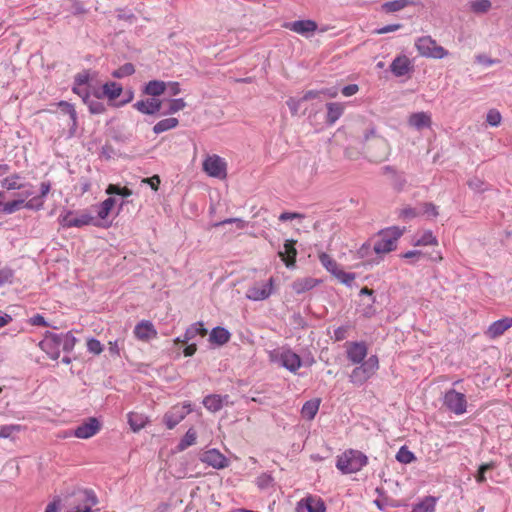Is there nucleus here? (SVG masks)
Listing matches in <instances>:
<instances>
[{
    "label": "nucleus",
    "mask_w": 512,
    "mask_h": 512,
    "mask_svg": "<svg viewBox=\"0 0 512 512\" xmlns=\"http://www.w3.org/2000/svg\"><path fill=\"white\" fill-rule=\"evenodd\" d=\"M186 102L183 98H175L169 100V106L166 111L163 112V115H172L177 113L180 110H183L186 107Z\"/></svg>",
    "instance_id": "obj_47"
},
{
    "label": "nucleus",
    "mask_w": 512,
    "mask_h": 512,
    "mask_svg": "<svg viewBox=\"0 0 512 512\" xmlns=\"http://www.w3.org/2000/svg\"><path fill=\"white\" fill-rule=\"evenodd\" d=\"M316 286V280L312 278L298 279L293 282L292 289L297 294H302Z\"/></svg>",
    "instance_id": "obj_39"
},
{
    "label": "nucleus",
    "mask_w": 512,
    "mask_h": 512,
    "mask_svg": "<svg viewBox=\"0 0 512 512\" xmlns=\"http://www.w3.org/2000/svg\"><path fill=\"white\" fill-rule=\"evenodd\" d=\"M411 4H412V1H410V0H392V1L385 2L382 5V10L385 11L386 13H393V12H397V11H400V10L406 8L407 6H409Z\"/></svg>",
    "instance_id": "obj_40"
},
{
    "label": "nucleus",
    "mask_w": 512,
    "mask_h": 512,
    "mask_svg": "<svg viewBox=\"0 0 512 512\" xmlns=\"http://www.w3.org/2000/svg\"><path fill=\"white\" fill-rule=\"evenodd\" d=\"M200 459L202 462L216 469H222L228 465L226 457L216 449L205 451Z\"/></svg>",
    "instance_id": "obj_16"
},
{
    "label": "nucleus",
    "mask_w": 512,
    "mask_h": 512,
    "mask_svg": "<svg viewBox=\"0 0 512 512\" xmlns=\"http://www.w3.org/2000/svg\"><path fill=\"white\" fill-rule=\"evenodd\" d=\"M379 368V360L376 355L360 363V366L353 369L350 374V382L355 385H362L370 379Z\"/></svg>",
    "instance_id": "obj_4"
},
{
    "label": "nucleus",
    "mask_w": 512,
    "mask_h": 512,
    "mask_svg": "<svg viewBox=\"0 0 512 512\" xmlns=\"http://www.w3.org/2000/svg\"><path fill=\"white\" fill-rule=\"evenodd\" d=\"M282 27L308 38L317 30L318 25L314 20L304 19L285 22Z\"/></svg>",
    "instance_id": "obj_10"
},
{
    "label": "nucleus",
    "mask_w": 512,
    "mask_h": 512,
    "mask_svg": "<svg viewBox=\"0 0 512 512\" xmlns=\"http://www.w3.org/2000/svg\"><path fill=\"white\" fill-rule=\"evenodd\" d=\"M273 279L270 278L266 283L255 284L247 290V298L253 301L267 299L272 293Z\"/></svg>",
    "instance_id": "obj_12"
},
{
    "label": "nucleus",
    "mask_w": 512,
    "mask_h": 512,
    "mask_svg": "<svg viewBox=\"0 0 512 512\" xmlns=\"http://www.w3.org/2000/svg\"><path fill=\"white\" fill-rule=\"evenodd\" d=\"M320 262L328 271L332 272L334 275L336 274L337 270H339L337 263L325 253L320 255Z\"/></svg>",
    "instance_id": "obj_54"
},
{
    "label": "nucleus",
    "mask_w": 512,
    "mask_h": 512,
    "mask_svg": "<svg viewBox=\"0 0 512 512\" xmlns=\"http://www.w3.org/2000/svg\"><path fill=\"white\" fill-rule=\"evenodd\" d=\"M347 358L353 364H360L367 356V346L364 342H351L347 347Z\"/></svg>",
    "instance_id": "obj_15"
},
{
    "label": "nucleus",
    "mask_w": 512,
    "mask_h": 512,
    "mask_svg": "<svg viewBox=\"0 0 512 512\" xmlns=\"http://www.w3.org/2000/svg\"><path fill=\"white\" fill-rule=\"evenodd\" d=\"M402 234L403 230L399 229L398 226H388L380 230L374 242V251L377 254L393 251Z\"/></svg>",
    "instance_id": "obj_3"
},
{
    "label": "nucleus",
    "mask_w": 512,
    "mask_h": 512,
    "mask_svg": "<svg viewBox=\"0 0 512 512\" xmlns=\"http://www.w3.org/2000/svg\"><path fill=\"white\" fill-rule=\"evenodd\" d=\"M437 498L426 496L421 502L415 504L411 512H432L435 509Z\"/></svg>",
    "instance_id": "obj_36"
},
{
    "label": "nucleus",
    "mask_w": 512,
    "mask_h": 512,
    "mask_svg": "<svg viewBox=\"0 0 512 512\" xmlns=\"http://www.w3.org/2000/svg\"><path fill=\"white\" fill-rule=\"evenodd\" d=\"M306 508L308 512H325L326 507L322 500L313 499L311 497L306 499Z\"/></svg>",
    "instance_id": "obj_49"
},
{
    "label": "nucleus",
    "mask_w": 512,
    "mask_h": 512,
    "mask_svg": "<svg viewBox=\"0 0 512 512\" xmlns=\"http://www.w3.org/2000/svg\"><path fill=\"white\" fill-rule=\"evenodd\" d=\"M495 467L494 463L493 462H490V463H485V464H482L480 465L479 469H478V473L476 475V481L478 483H483L486 481V477H485V473L488 471V470H491Z\"/></svg>",
    "instance_id": "obj_60"
},
{
    "label": "nucleus",
    "mask_w": 512,
    "mask_h": 512,
    "mask_svg": "<svg viewBox=\"0 0 512 512\" xmlns=\"http://www.w3.org/2000/svg\"><path fill=\"white\" fill-rule=\"evenodd\" d=\"M192 411L190 403H184L183 405H175L164 415V423L168 429H173L178 423H180L186 415Z\"/></svg>",
    "instance_id": "obj_9"
},
{
    "label": "nucleus",
    "mask_w": 512,
    "mask_h": 512,
    "mask_svg": "<svg viewBox=\"0 0 512 512\" xmlns=\"http://www.w3.org/2000/svg\"><path fill=\"white\" fill-rule=\"evenodd\" d=\"M444 405L451 412L461 415L466 412L467 401L463 393L457 392L454 389H450L445 393Z\"/></svg>",
    "instance_id": "obj_6"
},
{
    "label": "nucleus",
    "mask_w": 512,
    "mask_h": 512,
    "mask_svg": "<svg viewBox=\"0 0 512 512\" xmlns=\"http://www.w3.org/2000/svg\"><path fill=\"white\" fill-rule=\"evenodd\" d=\"M399 216L404 221L405 220H413L417 216H420L419 208H418V206L414 207V208H412V207L403 208L400 210Z\"/></svg>",
    "instance_id": "obj_57"
},
{
    "label": "nucleus",
    "mask_w": 512,
    "mask_h": 512,
    "mask_svg": "<svg viewBox=\"0 0 512 512\" xmlns=\"http://www.w3.org/2000/svg\"><path fill=\"white\" fill-rule=\"evenodd\" d=\"M303 102V100L300 99H296V98H293V97H290L287 101H286V104L291 112V114L293 116L297 115L298 114V110H299V107L301 105V103Z\"/></svg>",
    "instance_id": "obj_63"
},
{
    "label": "nucleus",
    "mask_w": 512,
    "mask_h": 512,
    "mask_svg": "<svg viewBox=\"0 0 512 512\" xmlns=\"http://www.w3.org/2000/svg\"><path fill=\"white\" fill-rule=\"evenodd\" d=\"M87 349L90 353L95 355H99L103 351V345L101 342L95 338H90L87 341Z\"/></svg>",
    "instance_id": "obj_61"
},
{
    "label": "nucleus",
    "mask_w": 512,
    "mask_h": 512,
    "mask_svg": "<svg viewBox=\"0 0 512 512\" xmlns=\"http://www.w3.org/2000/svg\"><path fill=\"white\" fill-rule=\"evenodd\" d=\"M133 107L142 114L154 115L160 111L162 107V101L158 98H147L145 100L137 101L133 104Z\"/></svg>",
    "instance_id": "obj_18"
},
{
    "label": "nucleus",
    "mask_w": 512,
    "mask_h": 512,
    "mask_svg": "<svg viewBox=\"0 0 512 512\" xmlns=\"http://www.w3.org/2000/svg\"><path fill=\"white\" fill-rule=\"evenodd\" d=\"M263 215V221L266 222H274V221H292L297 219L298 221H302L305 218L304 214L296 213V212H283L280 215H274L268 212V210L264 209L261 212Z\"/></svg>",
    "instance_id": "obj_23"
},
{
    "label": "nucleus",
    "mask_w": 512,
    "mask_h": 512,
    "mask_svg": "<svg viewBox=\"0 0 512 512\" xmlns=\"http://www.w3.org/2000/svg\"><path fill=\"white\" fill-rule=\"evenodd\" d=\"M336 278L343 284L347 286H351L352 282L355 280V274L350 272H345L343 270H337L335 274Z\"/></svg>",
    "instance_id": "obj_58"
},
{
    "label": "nucleus",
    "mask_w": 512,
    "mask_h": 512,
    "mask_svg": "<svg viewBox=\"0 0 512 512\" xmlns=\"http://www.w3.org/2000/svg\"><path fill=\"white\" fill-rule=\"evenodd\" d=\"M296 240L288 239L284 243V250L278 252L279 257L284 261L287 268L295 266L297 250L295 248Z\"/></svg>",
    "instance_id": "obj_19"
},
{
    "label": "nucleus",
    "mask_w": 512,
    "mask_h": 512,
    "mask_svg": "<svg viewBox=\"0 0 512 512\" xmlns=\"http://www.w3.org/2000/svg\"><path fill=\"white\" fill-rule=\"evenodd\" d=\"M396 459L400 463L409 464L413 462L416 457L406 446H402L396 454Z\"/></svg>",
    "instance_id": "obj_48"
},
{
    "label": "nucleus",
    "mask_w": 512,
    "mask_h": 512,
    "mask_svg": "<svg viewBox=\"0 0 512 512\" xmlns=\"http://www.w3.org/2000/svg\"><path fill=\"white\" fill-rule=\"evenodd\" d=\"M100 428L101 424L99 420L95 417H90L74 430V436L79 439H88L97 434Z\"/></svg>",
    "instance_id": "obj_11"
},
{
    "label": "nucleus",
    "mask_w": 512,
    "mask_h": 512,
    "mask_svg": "<svg viewBox=\"0 0 512 512\" xmlns=\"http://www.w3.org/2000/svg\"><path fill=\"white\" fill-rule=\"evenodd\" d=\"M72 92L77 94L79 97H81L82 101L85 104H87L89 102V100L91 99L90 92L86 88L72 87Z\"/></svg>",
    "instance_id": "obj_64"
},
{
    "label": "nucleus",
    "mask_w": 512,
    "mask_h": 512,
    "mask_svg": "<svg viewBox=\"0 0 512 512\" xmlns=\"http://www.w3.org/2000/svg\"><path fill=\"white\" fill-rule=\"evenodd\" d=\"M280 360L282 365L293 373H295L302 365L300 356L291 350L282 352Z\"/></svg>",
    "instance_id": "obj_22"
},
{
    "label": "nucleus",
    "mask_w": 512,
    "mask_h": 512,
    "mask_svg": "<svg viewBox=\"0 0 512 512\" xmlns=\"http://www.w3.org/2000/svg\"><path fill=\"white\" fill-rule=\"evenodd\" d=\"M415 47L418 53L426 58L442 59L449 52L444 47L437 44L431 36H422L415 41Z\"/></svg>",
    "instance_id": "obj_5"
},
{
    "label": "nucleus",
    "mask_w": 512,
    "mask_h": 512,
    "mask_svg": "<svg viewBox=\"0 0 512 512\" xmlns=\"http://www.w3.org/2000/svg\"><path fill=\"white\" fill-rule=\"evenodd\" d=\"M135 73V67L132 63H125L118 69L112 72V76L117 79H121L127 76H131Z\"/></svg>",
    "instance_id": "obj_46"
},
{
    "label": "nucleus",
    "mask_w": 512,
    "mask_h": 512,
    "mask_svg": "<svg viewBox=\"0 0 512 512\" xmlns=\"http://www.w3.org/2000/svg\"><path fill=\"white\" fill-rule=\"evenodd\" d=\"M59 335L50 331L44 333V339L39 342V347L44 351L52 360H57L60 357L61 341Z\"/></svg>",
    "instance_id": "obj_8"
},
{
    "label": "nucleus",
    "mask_w": 512,
    "mask_h": 512,
    "mask_svg": "<svg viewBox=\"0 0 512 512\" xmlns=\"http://www.w3.org/2000/svg\"><path fill=\"white\" fill-rule=\"evenodd\" d=\"M408 123L417 130L429 128L431 126V117L425 112H416L410 115Z\"/></svg>",
    "instance_id": "obj_30"
},
{
    "label": "nucleus",
    "mask_w": 512,
    "mask_h": 512,
    "mask_svg": "<svg viewBox=\"0 0 512 512\" xmlns=\"http://www.w3.org/2000/svg\"><path fill=\"white\" fill-rule=\"evenodd\" d=\"M24 205V198L15 199L7 203H3L1 205L0 211L4 214H12L21 208H23Z\"/></svg>",
    "instance_id": "obj_44"
},
{
    "label": "nucleus",
    "mask_w": 512,
    "mask_h": 512,
    "mask_svg": "<svg viewBox=\"0 0 512 512\" xmlns=\"http://www.w3.org/2000/svg\"><path fill=\"white\" fill-rule=\"evenodd\" d=\"M370 140L374 141L373 146L375 147V149H373L371 145L366 147L367 153L370 155L371 160L374 162H382L387 160L391 154L390 144L384 137L377 134L376 127L373 125L366 129L363 133L362 142L365 144Z\"/></svg>",
    "instance_id": "obj_1"
},
{
    "label": "nucleus",
    "mask_w": 512,
    "mask_h": 512,
    "mask_svg": "<svg viewBox=\"0 0 512 512\" xmlns=\"http://www.w3.org/2000/svg\"><path fill=\"white\" fill-rule=\"evenodd\" d=\"M116 204L117 199L115 197H108L101 203L92 206V211L97 215L98 218L105 219Z\"/></svg>",
    "instance_id": "obj_27"
},
{
    "label": "nucleus",
    "mask_w": 512,
    "mask_h": 512,
    "mask_svg": "<svg viewBox=\"0 0 512 512\" xmlns=\"http://www.w3.org/2000/svg\"><path fill=\"white\" fill-rule=\"evenodd\" d=\"M319 405V399L305 402L301 410L302 416L308 420H312L319 410Z\"/></svg>",
    "instance_id": "obj_37"
},
{
    "label": "nucleus",
    "mask_w": 512,
    "mask_h": 512,
    "mask_svg": "<svg viewBox=\"0 0 512 512\" xmlns=\"http://www.w3.org/2000/svg\"><path fill=\"white\" fill-rule=\"evenodd\" d=\"M58 335L60 338L59 340L61 341V347H62L63 351L71 352L75 347L77 339L73 336V334L71 332H67L65 334H58Z\"/></svg>",
    "instance_id": "obj_43"
},
{
    "label": "nucleus",
    "mask_w": 512,
    "mask_h": 512,
    "mask_svg": "<svg viewBox=\"0 0 512 512\" xmlns=\"http://www.w3.org/2000/svg\"><path fill=\"white\" fill-rule=\"evenodd\" d=\"M134 335L141 341H149L157 336V331L150 321L143 320L135 326Z\"/></svg>",
    "instance_id": "obj_20"
},
{
    "label": "nucleus",
    "mask_w": 512,
    "mask_h": 512,
    "mask_svg": "<svg viewBox=\"0 0 512 512\" xmlns=\"http://www.w3.org/2000/svg\"><path fill=\"white\" fill-rule=\"evenodd\" d=\"M419 215H426L427 221H432L437 215V207L433 203H423L418 206Z\"/></svg>",
    "instance_id": "obj_45"
},
{
    "label": "nucleus",
    "mask_w": 512,
    "mask_h": 512,
    "mask_svg": "<svg viewBox=\"0 0 512 512\" xmlns=\"http://www.w3.org/2000/svg\"><path fill=\"white\" fill-rule=\"evenodd\" d=\"M231 334L224 327H215L211 330L209 341L217 345H224L230 340Z\"/></svg>",
    "instance_id": "obj_32"
},
{
    "label": "nucleus",
    "mask_w": 512,
    "mask_h": 512,
    "mask_svg": "<svg viewBox=\"0 0 512 512\" xmlns=\"http://www.w3.org/2000/svg\"><path fill=\"white\" fill-rule=\"evenodd\" d=\"M147 421V416L142 413L130 412L128 414V423L134 432H138L144 428Z\"/></svg>",
    "instance_id": "obj_34"
},
{
    "label": "nucleus",
    "mask_w": 512,
    "mask_h": 512,
    "mask_svg": "<svg viewBox=\"0 0 512 512\" xmlns=\"http://www.w3.org/2000/svg\"><path fill=\"white\" fill-rule=\"evenodd\" d=\"M226 162L218 155L208 156L203 162V170L211 177L224 179L227 176Z\"/></svg>",
    "instance_id": "obj_7"
},
{
    "label": "nucleus",
    "mask_w": 512,
    "mask_h": 512,
    "mask_svg": "<svg viewBox=\"0 0 512 512\" xmlns=\"http://www.w3.org/2000/svg\"><path fill=\"white\" fill-rule=\"evenodd\" d=\"M391 180L393 188L398 192L404 189L407 182L404 174L399 172L394 173V175L391 177Z\"/></svg>",
    "instance_id": "obj_55"
},
{
    "label": "nucleus",
    "mask_w": 512,
    "mask_h": 512,
    "mask_svg": "<svg viewBox=\"0 0 512 512\" xmlns=\"http://www.w3.org/2000/svg\"><path fill=\"white\" fill-rule=\"evenodd\" d=\"M468 5L470 11L477 15L487 13L492 7L490 0H472Z\"/></svg>",
    "instance_id": "obj_38"
},
{
    "label": "nucleus",
    "mask_w": 512,
    "mask_h": 512,
    "mask_svg": "<svg viewBox=\"0 0 512 512\" xmlns=\"http://www.w3.org/2000/svg\"><path fill=\"white\" fill-rule=\"evenodd\" d=\"M90 78V70H83L82 72L77 73L74 76V82L72 87H81L83 85H87L89 84Z\"/></svg>",
    "instance_id": "obj_52"
},
{
    "label": "nucleus",
    "mask_w": 512,
    "mask_h": 512,
    "mask_svg": "<svg viewBox=\"0 0 512 512\" xmlns=\"http://www.w3.org/2000/svg\"><path fill=\"white\" fill-rule=\"evenodd\" d=\"M400 257L403 259L410 260V263H416L423 258H427V259H429L431 261H435V262L442 260V256L440 255L439 252L427 253V252H424L423 250H418V249L410 250L405 253H402L400 255Z\"/></svg>",
    "instance_id": "obj_21"
},
{
    "label": "nucleus",
    "mask_w": 512,
    "mask_h": 512,
    "mask_svg": "<svg viewBox=\"0 0 512 512\" xmlns=\"http://www.w3.org/2000/svg\"><path fill=\"white\" fill-rule=\"evenodd\" d=\"M469 188L477 193H483L488 189L486 183L478 177H473L467 182Z\"/></svg>",
    "instance_id": "obj_53"
},
{
    "label": "nucleus",
    "mask_w": 512,
    "mask_h": 512,
    "mask_svg": "<svg viewBox=\"0 0 512 512\" xmlns=\"http://www.w3.org/2000/svg\"><path fill=\"white\" fill-rule=\"evenodd\" d=\"M44 202L45 201L43 199H41L39 196L36 195V196L32 197L31 199H29L28 201L24 200L23 208H26L29 210H34V211H39L44 207Z\"/></svg>",
    "instance_id": "obj_51"
},
{
    "label": "nucleus",
    "mask_w": 512,
    "mask_h": 512,
    "mask_svg": "<svg viewBox=\"0 0 512 512\" xmlns=\"http://www.w3.org/2000/svg\"><path fill=\"white\" fill-rule=\"evenodd\" d=\"M390 71L396 77H403L413 71V66L406 55H399L390 64Z\"/></svg>",
    "instance_id": "obj_17"
},
{
    "label": "nucleus",
    "mask_w": 512,
    "mask_h": 512,
    "mask_svg": "<svg viewBox=\"0 0 512 512\" xmlns=\"http://www.w3.org/2000/svg\"><path fill=\"white\" fill-rule=\"evenodd\" d=\"M123 92L120 83L109 81L103 84L102 91H95L94 96L97 99L107 98L109 101L116 100Z\"/></svg>",
    "instance_id": "obj_14"
},
{
    "label": "nucleus",
    "mask_w": 512,
    "mask_h": 512,
    "mask_svg": "<svg viewBox=\"0 0 512 512\" xmlns=\"http://www.w3.org/2000/svg\"><path fill=\"white\" fill-rule=\"evenodd\" d=\"M15 280V271L8 266L0 267V288L12 285Z\"/></svg>",
    "instance_id": "obj_41"
},
{
    "label": "nucleus",
    "mask_w": 512,
    "mask_h": 512,
    "mask_svg": "<svg viewBox=\"0 0 512 512\" xmlns=\"http://www.w3.org/2000/svg\"><path fill=\"white\" fill-rule=\"evenodd\" d=\"M413 246H438L436 236L430 230L424 231L422 234H416L411 239Z\"/></svg>",
    "instance_id": "obj_29"
},
{
    "label": "nucleus",
    "mask_w": 512,
    "mask_h": 512,
    "mask_svg": "<svg viewBox=\"0 0 512 512\" xmlns=\"http://www.w3.org/2000/svg\"><path fill=\"white\" fill-rule=\"evenodd\" d=\"M207 334V329L204 328L202 322H197L188 327L183 336V342H188L194 339L196 336L204 337Z\"/></svg>",
    "instance_id": "obj_33"
},
{
    "label": "nucleus",
    "mask_w": 512,
    "mask_h": 512,
    "mask_svg": "<svg viewBox=\"0 0 512 512\" xmlns=\"http://www.w3.org/2000/svg\"><path fill=\"white\" fill-rule=\"evenodd\" d=\"M326 108V124L331 126L343 115L344 105L339 102H330L326 104Z\"/></svg>",
    "instance_id": "obj_28"
},
{
    "label": "nucleus",
    "mask_w": 512,
    "mask_h": 512,
    "mask_svg": "<svg viewBox=\"0 0 512 512\" xmlns=\"http://www.w3.org/2000/svg\"><path fill=\"white\" fill-rule=\"evenodd\" d=\"M501 119V114L496 109L489 110L486 116L487 123L492 127H497L500 124Z\"/></svg>",
    "instance_id": "obj_59"
},
{
    "label": "nucleus",
    "mask_w": 512,
    "mask_h": 512,
    "mask_svg": "<svg viewBox=\"0 0 512 512\" xmlns=\"http://www.w3.org/2000/svg\"><path fill=\"white\" fill-rule=\"evenodd\" d=\"M21 175L18 173L11 174L10 176L5 177L0 183L3 189L8 191L11 190H21L27 186H31L29 183H20Z\"/></svg>",
    "instance_id": "obj_31"
},
{
    "label": "nucleus",
    "mask_w": 512,
    "mask_h": 512,
    "mask_svg": "<svg viewBox=\"0 0 512 512\" xmlns=\"http://www.w3.org/2000/svg\"><path fill=\"white\" fill-rule=\"evenodd\" d=\"M57 107L61 110L63 114H66L69 116L70 123H69V130H68V136L73 137L75 136L78 128V116L77 112L75 110V107L73 104L61 100L57 103Z\"/></svg>",
    "instance_id": "obj_13"
},
{
    "label": "nucleus",
    "mask_w": 512,
    "mask_h": 512,
    "mask_svg": "<svg viewBox=\"0 0 512 512\" xmlns=\"http://www.w3.org/2000/svg\"><path fill=\"white\" fill-rule=\"evenodd\" d=\"M167 89V83L162 80H151L145 84L142 93L151 97L161 96Z\"/></svg>",
    "instance_id": "obj_26"
},
{
    "label": "nucleus",
    "mask_w": 512,
    "mask_h": 512,
    "mask_svg": "<svg viewBox=\"0 0 512 512\" xmlns=\"http://www.w3.org/2000/svg\"><path fill=\"white\" fill-rule=\"evenodd\" d=\"M21 430V425L19 424H9V425H1L0 426V439L11 438L14 433H17Z\"/></svg>",
    "instance_id": "obj_50"
},
{
    "label": "nucleus",
    "mask_w": 512,
    "mask_h": 512,
    "mask_svg": "<svg viewBox=\"0 0 512 512\" xmlns=\"http://www.w3.org/2000/svg\"><path fill=\"white\" fill-rule=\"evenodd\" d=\"M228 398V395L221 396L217 394H211L203 399V405L207 410L215 413L221 410L224 404L228 403Z\"/></svg>",
    "instance_id": "obj_24"
},
{
    "label": "nucleus",
    "mask_w": 512,
    "mask_h": 512,
    "mask_svg": "<svg viewBox=\"0 0 512 512\" xmlns=\"http://www.w3.org/2000/svg\"><path fill=\"white\" fill-rule=\"evenodd\" d=\"M178 125H179V121L177 118H174V117L165 118V119L160 120L153 126V132L158 135L165 131L174 129Z\"/></svg>",
    "instance_id": "obj_35"
},
{
    "label": "nucleus",
    "mask_w": 512,
    "mask_h": 512,
    "mask_svg": "<svg viewBox=\"0 0 512 512\" xmlns=\"http://www.w3.org/2000/svg\"><path fill=\"white\" fill-rule=\"evenodd\" d=\"M257 486L261 489L268 488L273 483V478L266 473L261 474L256 480Z\"/></svg>",
    "instance_id": "obj_62"
},
{
    "label": "nucleus",
    "mask_w": 512,
    "mask_h": 512,
    "mask_svg": "<svg viewBox=\"0 0 512 512\" xmlns=\"http://www.w3.org/2000/svg\"><path fill=\"white\" fill-rule=\"evenodd\" d=\"M367 461V456L361 451L349 449L337 457L336 467L343 474H351L360 471Z\"/></svg>",
    "instance_id": "obj_2"
},
{
    "label": "nucleus",
    "mask_w": 512,
    "mask_h": 512,
    "mask_svg": "<svg viewBox=\"0 0 512 512\" xmlns=\"http://www.w3.org/2000/svg\"><path fill=\"white\" fill-rule=\"evenodd\" d=\"M86 105L88 106L89 112L94 115L103 114L106 111L105 105L98 100L90 99Z\"/></svg>",
    "instance_id": "obj_56"
},
{
    "label": "nucleus",
    "mask_w": 512,
    "mask_h": 512,
    "mask_svg": "<svg viewBox=\"0 0 512 512\" xmlns=\"http://www.w3.org/2000/svg\"><path fill=\"white\" fill-rule=\"evenodd\" d=\"M511 326H512V318L505 317L503 319L493 322L487 330V335L490 338L499 337L506 330H508Z\"/></svg>",
    "instance_id": "obj_25"
},
{
    "label": "nucleus",
    "mask_w": 512,
    "mask_h": 512,
    "mask_svg": "<svg viewBox=\"0 0 512 512\" xmlns=\"http://www.w3.org/2000/svg\"><path fill=\"white\" fill-rule=\"evenodd\" d=\"M197 438V434L193 428L188 429L184 437L180 440L177 445V449L179 451H184L191 445L195 444Z\"/></svg>",
    "instance_id": "obj_42"
}]
</instances>
